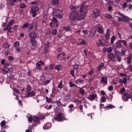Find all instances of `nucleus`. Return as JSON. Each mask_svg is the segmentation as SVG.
<instances>
[{"label": "nucleus", "mask_w": 132, "mask_h": 132, "mask_svg": "<svg viewBox=\"0 0 132 132\" xmlns=\"http://www.w3.org/2000/svg\"><path fill=\"white\" fill-rule=\"evenodd\" d=\"M2 70L3 73L4 74H6L7 73H11L13 71V69L11 68L5 67L2 69Z\"/></svg>", "instance_id": "9"}, {"label": "nucleus", "mask_w": 132, "mask_h": 132, "mask_svg": "<svg viewBox=\"0 0 132 132\" xmlns=\"http://www.w3.org/2000/svg\"><path fill=\"white\" fill-rule=\"evenodd\" d=\"M33 120H34V117H32L31 116H30L28 118V121L30 122H32Z\"/></svg>", "instance_id": "55"}, {"label": "nucleus", "mask_w": 132, "mask_h": 132, "mask_svg": "<svg viewBox=\"0 0 132 132\" xmlns=\"http://www.w3.org/2000/svg\"><path fill=\"white\" fill-rule=\"evenodd\" d=\"M96 30L100 34H103L104 30L103 26L100 24H98L95 27Z\"/></svg>", "instance_id": "6"}, {"label": "nucleus", "mask_w": 132, "mask_h": 132, "mask_svg": "<svg viewBox=\"0 0 132 132\" xmlns=\"http://www.w3.org/2000/svg\"><path fill=\"white\" fill-rule=\"evenodd\" d=\"M96 31L93 28H92L90 32L89 36L91 37H92L94 36L95 34Z\"/></svg>", "instance_id": "18"}, {"label": "nucleus", "mask_w": 132, "mask_h": 132, "mask_svg": "<svg viewBox=\"0 0 132 132\" xmlns=\"http://www.w3.org/2000/svg\"><path fill=\"white\" fill-rule=\"evenodd\" d=\"M36 68L39 70H41L40 64L38 62L36 63Z\"/></svg>", "instance_id": "38"}, {"label": "nucleus", "mask_w": 132, "mask_h": 132, "mask_svg": "<svg viewBox=\"0 0 132 132\" xmlns=\"http://www.w3.org/2000/svg\"><path fill=\"white\" fill-rule=\"evenodd\" d=\"M52 124L50 122H47L43 126L44 129H47L50 128L52 127Z\"/></svg>", "instance_id": "14"}, {"label": "nucleus", "mask_w": 132, "mask_h": 132, "mask_svg": "<svg viewBox=\"0 0 132 132\" xmlns=\"http://www.w3.org/2000/svg\"><path fill=\"white\" fill-rule=\"evenodd\" d=\"M113 51L115 53V55L116 57L120 56L121 55V52L120 51H119L116 48L113 49Z\"/></svg>", "instance_id": "24"}, {"label": "nucleus", "mask_w": 132, "mask_h": 132, "mask_svg": "<svg viewBox=\"0 0 132 132\" xmlns=\"http://www.w3.org/2000/svg\"><path fill=\"white\" fill-rule=\"evenodd\" d=\"M31 89L32 88L30 85H28L27 88V92L28 93V92H30L31 90Z\"/></svg>", "instance_id": "49"}, {"label": "nucleus", "mask_w": 132, "mask_h": 132, "mask_svg": "<svg viewBox=\"0 0 132 132\" xmlns=\"http://www.w3.org/2000/svg\"><path fill=\"white\" fill-rule=\"evenodd\" d=\"M29 36L31 38H36V34L35 31H34L30 32L29 34Z\"/></svg>", "instance_id": "11"}, {"label": "nucleus", "mask_w": 132, "mask_h": 132, "mask_svg": "<svg viewBox=\"0 0 132 132\" xmlns=\"http://www.w3.org/2000/svg\"><path fill=\"white\" fill-rule=\"evenodd\" d=\"M79 92L80 94L82 95H83L85 93V90L82 88H81L79 89Z\"/></svg>", "instance_id": "35"}, {"label": "nucleus", "mask_w": 132, "mask_h": 132, "mask_svg": "<svg viewBox=\"0 0 132 132\" xmlns=\"http://www.w3.org/2000/svg\"><path fill=\"white\" fill-rule=\"evenodd\" d=\"M62 81H61L60 82L59 85H58L57 87L58 88H60L61 89L62 88Z\"/></svg>", "instance_id": "57"}, {"label": "nucleus", "mask_w": 132, "mask_h": 132, "mask_svg": "<svg viewBox=\"0 0 132 132\" xmlns=\"http://www.w3.org/2000/svg\"><path fill=\"white\" fill-rule=\"evenodd\" d=\"M36 92L35 91L33 90L31 92H30L27 93L26 95V97H30L35 96V95Z\"/></svg>", "instance_id": "12"}, {"label": "nucleus", "mask_w": 132, "mask_h": 132, "mask_svg": "<svg viewBox=\"0 0 132 132\" xmlns=\"http://www.w3.org/2000/svg\"><path fill=\"white\" fill-rule=\"evenodd\" d=\"M108 49V51L107 52L108 53H111V52H112V50H113V48L112 47H109L108 48H107Z\"/></svg>", "instance_id": "47"}, {"label": "nucleus", "mask_w": 132, "mask_h": 132, "mask_svg": "<svg viewBox=\"0 0 132 132\" xmlns=\"http://www.w3.org/2000/svg\"><path fill=\"white\" fill-rule=\"evenodd\" d=\"M132 57V54H129L128 56L127 57V62L128 64H130L131 62Z\"/></svg>", "instance_id": "20"}, {"label": "nucleus", "mask_w": 132, "mask_h": 132, "mask_svg": "<svg viewBox=\"0 0 132 132\" xmlns=\"http://www.w3.org/2000/svg\"><path fill=\"white\" fill-rule=\"evenodd\" d=\"M94 73V69H92V70L90 71L87 74L90 76H91Z\"/></svg>", "instance_id": "51"}, {"label": "nucleus", "mask_w": 132, "mask_h": 132, "mask_svg": "<svg viewBox=\"0 0 132 132\" xmlns=\"http://www.w3.org/2000/svg\"><path fill=\"white\" fill-rule=\"evenodd\" d=\"M50 43L49 42H47L45 44L44 46L45 48H47L49 47V45H50Z\"/></svg>", "instance_id": "43"}, {"label": "nucleus", "mask_w": 132, "mask_h": 132, "mask_svg": "<svg viewBox=\"0 0 132 132\" xmlns=\"http://www.w3.org/2000/svg\"><path fill=\"white\" fill-rule=\"evenodd\" d=\"M115 106L111 104H109V105L106 106L107 108H109L110 109H112L114 108Z\"/></svg>", "instance_id": "50"}, {"label": "nucleus", "mask_w": 132, "mask_h": 132, "mask_svg": "<svg viewBox=\"0 0 132 132\" xmlns=\"http://www.w3.org/2000/svg\"><path fill=\"white\" fill-rule=\"evenodd\" d=\"M34 121L35 123H38L39 124L40 123V121L39 119L37 117H34Z\"/></svg>", "instance_id": "26"}, {"label": "nucleus", "mask_w": 132, "mask_h": 132, "mask_svg": "<svg viewBox=\"0 0 132 132\" xmlns=\"http://www.w3.org/2000/svg\"><path fill=\"white\" fill-rule=\"evenodd\" d=\"M30 42L32 43V46L35 47L37 44V42L36 40L34 39H31L30 40Z\"/></svg>", "instance_id": "30"}, {"label": "nucleus", "mask_w": 132, "mask_h": 132, "mask_svg": "<svg viewBox=\"0 0 132 132\" xmlns=\"http://www.w3.org/2000/svg\"><path fill=\"white\" fill-rule=\"evenodd\" d=\"M31 11V13L32 14V16L34 17L36 16L37 15V11Z\"/></svg>", "instance_id": "42"}, {"label": "nucleus", "mask_w": 132, "mask_h": 132, "mask_svg": "<svg viewBox=\"0 0 132 132\" xmlns=\"http://www.w3.org/2000/svg\"><path fill=\"white\" fill-rule=\"evenodd\" d=\"M69 84L70 87H72L74 86L76 88H77V86L75 84H73L71 82H69Z\"/></svg>", "instance_id": "40"}, {"label": "nucleus", "mask_w": 132, "mask_h": 132, "mask_svg": "<svg viewBox=\"0 0 132 132\" xmlns=\"http://www.w3.org/2000/svg\"><path fill=\"white\" fill-rule=\"evenodd\" d=\"M3 47L4 48H7L9 47V45L7 42H6L3 44Z\"/></svg>", "instance_id": "39"}, {"label": "nucleus", "mask_w": 132, "mask_h": 132, "mask_svg": "<svg viewBox=\"0 0 132 132\" xmlns=\"http://www.w3.org/2000/svg\"><path fill=\"white\" fill-rule=\"evenodd\" d=\"M63 98L64 100V101H68L70 100V94H64Z\"/></svg>", "instance_id": "15"}, {"label": "nucleus", "mask_w": 132, "mask_h": 132, "mask_svg": "<svg viewBox=\"0 0 132 132\" xmlns=\"http://www.w3.org/2000/svg\"><path fill=\"white\" fill-rule=\"evenodd\" d=\"M83 82V80H82L81 79H79L76 80L75 82L76 84H79L80 83H82Z\"/></svg>", "instance_id": "36"}, {"label": "nucleus", "mask_w": 132, "mask_h": 132, "mask_svg": "<svg viewBox=\"0 0 132 132\" xmlns=\"http://www.w3.org/2000/svg\"><path fill=\"white\" fill-rule=\"evenodd\" d=\"M100 82L102 83H104L105 84H107L108 78L107 77L105 78L104 77H101V80Z\"/></svg>", "instance_id": "21"}, {"label": "nucleus", "mask_w": 132, "mask_h": 132, "mask_svg": "<svg viewBox=\"0 0 132 132\" xmlns=\"http://www.w3.org/2000/svg\"><path fill=\"white\" fill-rule=\"evenodd\" d=\"M117 58V61L119 62H120L122 60V58L120 56H118V57H116Z\"/></svg>", "instance_id": "64"}, {"label": "nucleus", "mask_w": 132, "mask_h": 132, "mask_svg": "<svg viewBox=\"0 0 132 132\" xmlns=\"http://www.w3.org/2000/svg\"><path fill=\"white\" fill-rule=\"evenodd\" d=\"M125 88L124 87H123L120 90V94H123V93L125 92Z\"/></svg>", "instance_id": "60"}, {"label": "nucleus", "mask_w": 132, "mask_h": 132, "mask_svg": "<svg viewBox=\"0 0 132 132\" xmlns=\"http://www.w3.org/2000/svg\"><path fill=\"white\" fill-rule=\"evenodd\" d=\"M101 99L102 102H105L106 100V98L104 96H102L101 97Z\"/></svg>", "instance_id": "58"}, {"label": "nucleus", "mask_w": 132, "mask_h": 132, "mask_svg": "<svg viewBox=\"0 0 132 132\" xmlns=\"http://www.w3.org/2000/svg\"><path fill=\"white\" fill-rule=\"evenodd\" d=\"M59 0H53L52 3L53 5L58 4L59 3Z\"/></svg>", "instance_id": "54"}, {"label": "nucleus", "mask_w": 132, "mask_h": 132, "mask_svg": "<svg viewBox=\"0 0 132 132\" xmlns=\"http://www.w3.org/2000/svg\"><path fill=\"white\" fill-rule=\"evenodd\" d=\"M55 120L59 122L62 121L63 120H65L66 119L62 117V113H59L54 118Z\"/></svg>", "instance_id": "8"}, {"label": "nucleus", "mask_w": 132, "mask_h": 132, "mask_svg": "<svg viewBox=\"0 0 132 132\" xmlns=\"http://www.w3.org/2000/svg\"><path fill=\"white\" fill-rule=\"evenodd\" d=\"M29 25V24L28 23H26L24 24L22 27V28L24 29L27 27H28V26Z\"/></svg>", "instance_id": "52"}, {"label": "nucleus", "mask_w": 132, "mask_h": 132, "mask_svg": "<svg viewBox=\"0 0 132 132\" xmlns=\"http://www.w3.org/2000/svg\"><path fill=\"white\" fill-rule=\"evenodd\" d=\"M87 44V43L86 41L82 39L81 40L80 42L78 43V45H86Z\"/></svg>", "instance_id": "29"}, {"label": "nucleus", "mask_w": 132, "mask_h": 132, "mask_svg": "<svg viewBox=\"0 0 132 132\" xmlns=\"http://www.w3.org/2000/svg\"><path fill=\"white\" fill-rule=\"evenodd\" d=\"M11 26H9L7 28V29L6 30H7V31L10 33H12L13 31H11V30L12 29V28L11 27Z\"/></svg>", "instance_id": "41"}, {"label": "nucleus", "mask_w": 132, "mask_h": 132, "mask_svg": "<svg viewBox=\"0 0 132 132\" xmlns=\"http://www.w3.org/2000/svg\"><path fill=\"white\" fill-rule=\"evenodd\" d=\"M108 57L110 60L114 61L115 56L114 54L112 53H109L108 54Z\"/></svg>", "instance_id": "13"}, {"label": "nucleus", "mask_w": 132, "mask_h": 132, "mask_svg": "<svg viewBox=\"0 0 132 132\" xmlns=\"http://www.w3.org/2000/svg\"><path fill=\"white\" fill-rule=\"evenodd\" d=\"M17 0H8L7 3L11 6H13L14 5V3L16 2Z\"/></svg>", "instance_id": "19"}, {"label": "nucleus", "mask_w": 132, "mask_h": 132, "mask_svg": "<svg viewBox=\"0 0 132 132\" xmlns=\"http://www.w3.org/2000/svg\"><path fill=\"white\" fill-rule=\"evenodd\" d=\"M85 3H84L82 4L81 6L79 9L80 10V12L82 13L83 12L84 14H85L87 12L88 9V5H85Z\"/></svg>", "instance_id": "4"}, {"label": "nucleus", "mask_w": 132, "mask_h": 132, "mask_svg": "<svg viewBox=\"0 0 132 132\" xmlns=\"http://www.w3.org/2000/svg\"><path fill=\"white\" fill-rule=\"evenodd\" d=\"M74 73H75V71H74V70H72L71 71H70V74L72 76L74 77H75V75Z\"/></svg>", "instance_id": "59"}, {"label": "nucleus", "mask_w": 132, "mask_h": 132, "mask_svg": "<svg viewBox=\"0 0 132 132\" xmlns=\"http://www.w3.org/2000/svg\"><path fill=\"white\" fill-rule=\"evenodd\" d=\"M33 27V25L32 24H31L29 25L28 27V30L29 31H30L32 29Z\"/></svg>", "instance_id": "45"}, {"label": "nucleus", "mask_w": 132, "mask_h": 132, "mask_svg": "<svg viewBox=\"0 0 132 132\" xmlns=\"http://www.w3.org/2000/svg\"><path fill=\"white\" fill-rule=\"evenodd\" d=\"M54 64H51L50 65H49V69H51V70L53 69L54 68Z\"/></svg>", "instance_id": "56"}, {"label": "nucleus", "mask_w": 132, "mask_h": 132, "mask_svg": "<svg viewBox=\"0 0 132 132\" xmlns=\"http://www.w3.org/2000/svg\"><path fill=\"white\" fill-rule=\"evenodd\" d=\"M103 46H107L109 44V42L104 39L103 40Z\"/></svg>", "instance_id": "31"}, {"label": "nucleus", "mask_w": 132, "mask_h": 132, "mask_svg": "<svg viewBox=\"0 0 132 132\" xmlns=\"http://www.w3.org/2000/svg\"><path fill=\"white\" fill-rule=\"evenodd\" d=\"M111 30L109 29H108L107 30L106 34L105 35V39L107 40H109L110 39V36Z\"/></svg>", "instance_id": "16"}, {"label": "nucleus", "mask_w": 132, "mask_h": 132, "mask_svg": "<svg viewBox=\"0 0 132 132\" xmlns=\"http://www.w3.org/2000/svg\"><path fill=\"white\" fill-rule=\"evenodd\" d=\"M74 107V105L73 104H71L68 106L69 108V111L70 112H71L73 111L75 109V108H73Z\"/></svg>", "instance_id": "27"}, {"label": "nucleus", "mask_w": 132, "mask_h": 132, "mask_svg": "<svg viewBox=\"0 0 132 132\" xmlns=\"http://www.w3.org/2000/svg\"><path fill=\"white\" fill-rule=\"evenodd\" d=\"M116 39V37L115 36L113 35L112 36L111 39V44L114 43V41Z\"/></svg>", "instance_id": "44"}, {"label": "nucleus", "mask_w": 132, "mask_h": 132, "mask_svg": "<svg viewBox=\"0 0 132 132\" xmlns=\"http://www.w3.org/2000/svg\"><path fill=\"white\" fill-rule=\"evenodd\" d=\"M53 14L54 16L61 19L63 17L62 11L58 9L53 10Z\"/></svg>", "instance_id": "3"}, {"label": "nucleus", "mask_w": 132, "mask_h": 132, "mask_svg": "<svg viewBox=\"0 0 132 132\" xmlns=\"http://www.w3.org/2000/svg\"><path fill=\"white\" fill-rule=\"evenodd\" d=\"M131 96H132L131 95H130L127 93H125L123 94V97L126 99L125 100L126 101H128V99L131 98Z\"/></svg>", "instance_id": "17"}, {"label": "nucleus", "mask_w": 132, "mask_h": 132, "mask_svg": "<svg viewBox=\"0 0 132 132\" xmlns=\"http://www.w3.org/2000/svg\"><path fill=\"white\" fill-rule=\"evenodd\" d=\"M79 10H74L72 12L70 16V18L71 20L80 21L84 19V15L80 14L78 16Z\"/></svg>", "instance_id": "1"}, {"label": "nucleus", "mask_w": 132, "mask_h": 132, "mask_svg": "<svg viewBox=\"0 0 132 132\" xmlns=\"http://www.w3.org/2000/svg\"><path fill=\"white\" fill-rule=\"evenodd\" d=\"M62 67V66L60 64H58L57 65H56L55 67V69L56 70H57L58 71L61 69V68Z\"/></svg>", "instance_id": "34"}, {"label": "nucleus", "mask_w": 132, "mask_h": 132, "mask_svg": "<svg viewBox=\"0 0 132 132\" xmlns=\"http://www.w3.org/2000/svg\"><path fill=\"white\" fill-rule=\"evenodd\" d=\"M52 22H51L50 23L49 26L51 27H57L58 26V24L57 23L58 22V21L54 17H53L51 19Z\"/></svg>", "instance_id": "5"}, {"label": "nucleus", "mask_w": 132, "mask_h": 132, "mask_svg": "<svg viewBox=\"0 0 132 132\" xmlns=\"http://www.w3.org/2000/svg\"><path fill=\"white\" fill-rule=\"evenodd\" d=\"M5 120H3L1 122L0 125L1 127L4 126L5 124Z\"/></svg>", "instance_id": "62"}, {"label": "nucleus", "mask_w": 132, "mask_h": 132, "mask_svg": "<svg viewBox=\"0 0 132 132\" xmlns=\"http://www.w3.org/2000/svg\"><path fill=\"white\" fill-rule=\"evenodd\" d=\"M19 45V42L18 41H16L14 44V47H17Z\"/></svg>", "instance_id": "53"}, {"label": "nucleus", "mask_w": 132, "mask_h": 132, "mask_svg": "<svg viewBox=\"0 0 132 132\" xmlns=\"http://www.w3.org/2000/svg\"><path fill=\"white\" fill-rule=\"evenodd\" d=\"M63 28L65 30V31L70 32L72 30L71 27L70 26L64 27Z\"/></svg>", "instance_id": "28"}, {"label": "nucleus", "mask_w": 132, "mask_h": 132, "mask_svg": "<svg viewBox=\"0 0 132 132\" xmlns=\"http://www.w3.org/2000/svg\"><path fill=\"white\" fill-rule=\"evenodd\" d=\"M79 6H76L73 5H71L69 7L70 8L71 10L77 9V10H78V9L79 8Z\"/></svg>", "instance_id": "33"}, {"label": "nucleus", "mask_w": 132, "mask_h": 132, "mask_svg": "<svg viewBox=\"0 0 132 132\" xmlns=\"http://www.w3.org/2000/svg\"><path fill=\"white\" fill-rule=\"evenodd\" d=\"M39 7L37 6L36 5H34L32 6L31 11H37Z\"/></svg>", "instance_id": "22"}, {"label": "nucleus", "mask_w": 132, "mask_h": 132, "mask_svg": "<svg viewBox=\"0 0 132 132\" xmlns=\"http://www.w3.org/2000/svg\"><path fill=\"white\" fill-rule=\"evenodd\" d=\"M100 11L99 10L97 9H94L93 11L92 14L94 18H96L100 15Z\"/></svg>", "instance_id": "7"}, {"label": "nucleus", "mask_w": 132, "mask_h": 132, "mask_svg": "<svg viewBox=\"0 0 132 132\" xmlns=\"http://www.w3.org/2000/svg\"><path fill=\"white\" fill-rule=\"evenodd\" d=\"M105 17L108 18L110 19H111L112 18V17L111 14H106Z\"/></svg>", "instance_id": "48"}, {"label": "nucleus", "mask_w": 132, "mask_h": 132, "mask_svg": "<svg viewBox=\"0 0 132 132\" xmlns=\"http://www.w3.org/2000/svg\"><path fill=\"white\" fill-rule=\"evenodd\" d=\"M14 22V20L13 19H12L10 20L9 21V23L7 25V26L4 28V30H6L7 29V27L9 26H11Z\"/></svg>", "instance_id": "23"}, {"label": "nucleus", "mask_w": 132, "mask_h": 132, "mask_svg": "<svg viewBox=\"0 0 132 132\" xmlns=\"http://www.w3.org/2000/svg\"><path fill=\"white\" fill-rule=\"evenodd\" d=\"M127 69L130 71H132V66L130 65L128 66L127 67Z\"/></svg>", "instance_id": "63"}, {"label": "nucleus", "mask_w": 132, "mask_h": 132, "mask_svg": "<svg viewBox=\"0 0 132 132\" xmlns=\"http://www.w3.org/2000/svg\"><path fill=\"white\" fill-rule=\"evenodd\" d=\"M127 3L126 2L124 3L122 5V7L123 8H126L127 7Z\"/></svg>", "instance_id": "61"}, {"label": "nucleus", "mask_w": 132, "mask_h": 132, "mask_svg": "<svg viewBox=\"0 0 132 132\" xmlns=\"http://www.w3.org/2000/svg\"><path fill=\"white\" fill-rule=\"evenodd\" d=\"M122 43L125 46H127V43L126 40H118L116 43L115 45L114 48H116V49H117V48L120 49L121 48L122 46Z\"/></svg>", "instance_id": "2"}, {"label": "nucleus", "mask_w": 132, "mask_h": 132, "mask_svg": "<svg viewBox=\"0 0 132 132\" xmlns=\"http://www.w3.org/2000/svg\"><path fill=\"white\" fill-rule=\"evenodd\" d=\"M74 102H75L77 104H78L79 103H81V101L79 100L78 99L75 98L74 100Z\"/></svg>", "instance_id": "46"}, {"label": "nucleus", "mask_w": 132, "mask_h": 132, "mask_svg": "<svg viewBox=\"0 0 132 132\" xmlns=\"http://www.w3.org/2000/svg\"><path fill=\"white\" fill-rule=\"evenodd\" d=\"M121 54L123 56H125L126 55V53L127 52V50H126L125 47L123 46L121 49Z\"/></svg>", "instance_id": "25"}, {"label": "nucleus", "mask_w": 132, "mask_h": 132, "mask_svg": "<svg viewBox=\"0 0 132 132\" xmlns=\"http://www.w3.org/2000/svg\"><path fill=\"white\" fill-rule=\"evenodd\" d=\"M79 65L76 64H74L73 66V70L75 69V70H77L79 68Z\"/></svg>", "instance_id": "37"}, {"label": "nucleus", "mask_w": 132, "mask_h": 132, "mask_svg": "<svg viewBox=\"0 0 132 132\" xmlns=\"http://www.w3.org/2000/svg\"><path fill=\"white\" fill-rule=\"evenodd\" d=\"M97 43L98 44V45L99 46H103V40L101 39L99 40L98 42H97Z\"/></svg>", "instance_id": "32"}, {"label": "nucleus", "mask_w": 132, "mask_h": 132, "mask_svg": "<svg viewBox=\"0 0 132 132\" xmlns=\"http://www.w3.org/2000/svg\"><path fill=\"white\" fill-rule=\"evenodd\" d=\"M95 98H97V94L96 93L90 94L87 97V99L91 101L94 100Z\"/></svg>", "instance_id": "10"}]
</instances>
